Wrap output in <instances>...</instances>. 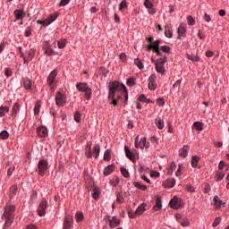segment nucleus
I'll list each match as a JSON object with an SVG mask.
<instances>
[{"instance_id": "f257e3e1", "label": "nucleus", "mask_w": 229, "mask_h": 229, "mask_svg": "<svg viewBox=\"0 0 229 229\" xmlns=\"http://www.w3.org/2000/svg\"><path fill=\"white\" fill-rule=\"evenodd\" d=\"M108 89V99L110 105L117 106V101L122 99L123 96H124L125 98V105H128V89H126L124 84H121L119 81H114L109 83Z\"/></svg>"}, {"instance_id": "f03ea898", "label": "nucleus", "mask_w": 229, "mask_h": 229, "mask_svg": "<svg viewBox=\"0 0 229 229\" xmlns=\"http://www.w3.org/2000/svg\"><path fill=\"white\" fill-rule=\"evenodd\" d=\"M160 39H157L152 45L147 46V51H154L157 56H165L163 53H166L169 55L171 53V47L169 46H161L160 47Z\"/></svg>"}, {"instance_id": "7ed1b4c3", "label": "nucleus", "mask_w": 229, "mask_h": 229, "mask_svg": "<svg viewBox=\"0 0 229 229\" xmlns=\"http://www.w3.org/2000/svg\"><path fill=\"white\" fill-rule=\"evenodd\" d=\"M15 212V206L7 204L4 208V217L5 219L4 228H9L12 226V223H13L15 216L13 213Z\"/></svg>"}, {"instance_id": "20e7f679", "label": "nucleus", "mask_w": 229, "mask_h": 229, "mask_svg": "<svg viewBox=\"0 0 229 229\" xmlns=\"http://www.w3.org/2000/svg\"><path fill=\"white\" fill-rule=\"evenodd\" d=\"M165 62H167V55H164V57L158 58L155 62V67L157 72H159V74H165Z\"/></svg>"}, {"instance_id": "39448f33", "label": "nucleus", "mask_w": 229, "mask_h": 229, "mask_svg": "<svg viewBox=\"0 0 229 229\" xmlns=\"http://www.w3.org/2000/svg\"><path fill=\"white\" fill-rule=\"evenodd\" d=\"M76 88L79 90V92H84L86 99H90L92 96V89L89 88V85L87 83L79 82L76 84Z\"/></svg>"}, {"instance_id": "423d86ee", "label": "nucleus", "mask_w": 229, "mask_h": 229, "mask_svg": "<svg viewBox=\"0 0 229 229\" xmlns=\"http://www.w3.org/2000/svg\"><path fill=\"white\" fill-rule=\"evenodd\" d=\"M91 147L90 145L86 147V152L85 156L87 158H92V156L94 155L95 158H98L99 157V151L101 150V147H99V144H97L93 148V151L90 150Z\"/></svg>"}, {"instance_id": "0eeeda50", "label": "nucleus", "mask_w": 229, "mask_h": 229, "mask_svg": "<svg viewBox=\"0 0 229 229\" xmlns=\"http://www.w3.org/2000/svg\"><path fill=\"white\" fill-rule=\"evenodd\" d=\"M38 169L39 176H44L47 169H49V164L45 159H41L38 164Z\"/></svg>"}, {"instance_id": "6e6552de", "label": "nucleus", "mask_w": 229, "mask_h": 229, "mask_svg": "<svg viewBox=\"0 0 229 229\" xmlns=\"http://www.w3.org/2000/svg\"><path fill=\"white\" fill-rule=\"evenodd\" d=\"M55 103L57 106H65V105L67 104V96L58 91L55 94Z\"/></svg>"}, {"instance_id": "1a4fd4ad", "label": "nucleus", "mask_w": 229, "mask_h": 229, "mask_svg": "<svg viewBox=\"0 0 229 229\" xmlns=\"http://www.w3.org/2000/svg\"><path fill=\"white\" fill-rule=\"evenodd\" d=\"M58 13H55L54 14H51L49 17H47L46 20H38L37 24H42V26H49L51 22H55L56 19H58Z\"/></svg>"}, {"instance_id": "9d476101", "label": "nucleus", "mask_w": 229, "mask_h": 229, "mask_svg": "<svg viewBox=\"0 0 229 229\" xmlns=\"http://www.w3.org/2000/svg\"><path fill=\"white\" fill-rule=\"evenodd\" d=\"M148 89L155 91L157 90L158 84L157 83V75L151 74L148 78Z\"/></svg>"}, {"instance_id": "9b49d317", "label": "nucleus", "mask_w": 229, "mask_h": 229, "mask_svg": "<svg viewBox=\"0 0 229 229\" xmlns=\"http://www.w3.org/2000/svg\"><path fill=\"white\" fill-rule=\"evenodd\" d=\"M182 199L178 198V197H174L171 200H170V207L171 208H174V210H178V208H181L182 207Z\"/></svg>"}, {"instance_id": "f8f14e48", "label": "nucleus", "mask_w": 229, "mask_h": 229, "mask_svg": "<svg viewBox=\"0 0 229 229\" xmlns=\"http://www.w3.org/2000/svg\"><path fill=\"white\" fill-rule=\"evenodd\" d=\"M47 208V201L43 200L38 208V214L42 217V216L46 215V209Z\"/></svg>"}, {"instance_id": "ddd939ff", "label": "nucleus", "mask_w": 229, "mask_h": 229, "mask_svg": "<svg viewBox=\"0 0 229 229\" xmlns=\"http://www.w3.org/2000/svg\"><path fill=\"white\" fill-rule=\"evenodd\" d=\"M58 75V72L54 70L50 72L47 78V83L49 87H53V83H55V80H56V76Z\"/></svg>"}, {"instance_id": "4468645a", "label": "nucleus", "mask_w": 229, "mask_h": 229, "mask_svg": "<svg viewBox=\"0 0 229 229\" xmlns=\"http://www.w3.org/2000/svg\"><path fill=\"white\" fill-rule=\"evenodd\" d=\"M72 226V216L67 215L64 221V229H71Z\"/></svg>"}, {"instance_id": "2eb2a0df", "label": "nucleus", "mask_w": 229, "mask_h": 229, "mask_svg": "<svg viewBox=\"0 0 229 229\" xmlns=\"http://www.w3.org/2000/svg\"><path fill=\"white\" fill-rule=\"evenodd\" d=\"M124 151L127 158H129V160H131V162H135V154L130 151V148L127 146L124 147Z\"/></svg>"}, {"instance_id": "dca6fc26", "label": "nucleus", "mask_w": 229, "mask_h": 229, "mask_svg": "<svg viewBox=\"0 0 229 229\" xmlns=\"http://www.w3.org/2000/svg\"><path fill=\"white\" fill-rule=\"evenodd\" d=\"M146 207H148V205L146 204H141L140 205L137 209L135 210V215L136 216H142V214H144V212H146Z\"/></svg>"}, {"instance_id": "f3484780", "label": "nucleus", "mask_w": 229, "mask_h": 229, "mask_svg": "<svg viewBox=\"0 0 229 229\" xmlns=\"http://www.w3.org/2000/svg\"><path fill=\"white\" fill-rule=\"evenodd\" d=\"M163 185L167 189H172L174 185H176V180L174 179H168L163 182Z\"/></svg>"}, {"instance_id": "a211bd4d", "label": "nucleus", "mask_w": 229, "mask_h": 229, "mask_svg": "<svg viewBox=\"0 0 229 229\" xmlns=\"http://www.w3.org/2000/svg\"><path fill=\"white\" fill-rule=\"evenodd\" d=\"M189 146L184 145L180 150L179 155L180 157H183V158H186V157L189 155Z\"/></svg>"}, {"instance_id": "6ab92c4d", "label": "nucleus", "mask_w": 229, "mask_h": 229, "mask_svg": "<svg viewBox=\"0 0 229 229\" xmlns=\"http://www.w3.org/2000/svg\"><path fill=\"white\" fill-rule=\"evenodd\" d=\"M186 33H187V27H185V24L182 23L178 28V35L179 37H185Z\"/></svg>"}, {"instance_id": "aec40b11", "label": "nucleus", "mask_w": 229, "mask_h": 229, "mask_svg": "<svg viewBox=\"0 0 229 229\" xmlns=\"http://www.w3.org/2000/svg\"><path fill=\"white\" fill-rule=\"evenodd\" d=\"M225 172L217 170L214 176L216 182H221V180L225 178Z\"/></svg>"}, {"instance_id": "412c9836", "label": "nucleus", "mask_w": 229, "mask_h": 229, "mask_svg": "<svg viewBox=\"0 0 229 229\" xmlns=\"http://www.w3.org/2000/svg\"><path fill=\"white\" fill-rule=\"evenodd\" d=\"M114 165H109L104 169V175L108 176L114 173Z\"/></svg>"}, {"instance_id": "4be33fe9", "label": "nucleus", "mask_w": 229, "mask_h": 229, "mask_svg": "<svg viewBox=\"0 0 229 229\" xmlns=\"http://www.w3.org/2000/svg\"><path fill=\"white\" fill-rule=\"evenodd\" d=\"M19 110H21V106H19V103H15L13 106V109H12L13 117H17V114H19Z\"/></svg>"}, {"instance_id": "5701e85b", "label": "nucleus", "mask_w": 229, "mask_h": 229, "mask_svg": "<svg viewBox=\"0 0 229 229\" xmlns=\"http://www.w3.org/2000/svg\"><path fill=\"white\" fill-rule=\"evenodd\" d=\"M38 137H46L47 135V128L39 127L37 130Z\"/></svg>"}, {"instance_id": "b1692460", "label": "nucleus", "mask_w": 229, "mask_h": 229, "mask_svg": "<svg viewBox=\"0 0 229 229\" xmlns=\"http://www.w3.org/2000/svg\"><path fill=\"white\" fill-rule=\"evenodd\" d=\"M23 87L27 90H31V87H32L31 80L28 78L23 79Z\"/></svg>"}, {"instance_id": "393cba45", "label": "nucleus", "mask_w": 229, "mask_h": 229, "mask_svg": "<svg viewBox=\"0 0 229 229\" xmlns=\"http://www.w3.org/2000/svg\"><path fill=\"white\" fill-rule=\"evenodd\" d=\"M121 223V221H119V219H117V217L114 216L110 222H109V226L111 228H115V226H117L119 224Z\"/></svg>"}, {"instance_id": "a878e982", "label": "nucleus", "mask_w": 229, "mask_h": 229, "mask_svg": "<svg viewBox=\"0 0 229 229\" xmlns=\"http://www.w3.org/2000/svg\"><path fill=\"white\" fill-rule=\"evenodd\" d=\"M13 13L16 21H21V19L24 17V13L21 10H15Z\"/></svg>"}, {"instance_id": "bb28decb", "label": "nucleus", "mask_w": 229, "mask_h": 229, "mask_svg": "<svg viewBox=\"0 0 229 229\" xmlns=\"http://www.w3.org/2000/svg\"><path fill=\"white\" fill-rule=\"evenodd\" d=\"M8 112H10L9 106H0V117H4Z\"/></svg>"}, {"instance_id": "cd10ccee", "label": "nucleus", "mask_w": 229, "mask_h": 229, "mask_svg": "<svg viewBox=\"0 0 229 229\" xmlns=\"http://www.w3.org/2000/svg\"><path fill=\"white\" fill-rule=\"evenodd\" d=\"M177 221L182 225V226H189V219L187 218H180V215L176 216Z\"/></svg>"}, {"instance_id": "c85d7f7f", "label": "nucleus", "mask_w": 229, "mask_h": 229, "mask_svg": "<svg viewBox=\"0 0 229 229\" xmlns=\"http://www.w3.org/2000/svg\"><path fill=\"white\" fill-rule=\"evenodd\" d=\"M214 203H215L216 208H221V205H223V200H221V199H219L218 196H215Z\"/></svg>"}, {"instance_id": "c756f323", "label": "nucleus", "mask_w": 229, "mask_h": 229, "mask_svg": "<svg viewBox=\"0 0 229 229\" xmlns=\"http://www.w3.org/2000/svg\"><path fill=\"white\" fill-rule=\"evenodd\" d=\"M154 210H160L162 208V200L160 199V197H157L156 199V205L154 206Z\"/></svg>"}, {"instance_id": "7c9ffc66", "label": "nucleus", "mask_w": 229, "mask_h": 229, "mask_svg": "<svg viewBox=\"0 0 229 229\" xmlns=\"http://www.w3.org/2000/svg\"><path fill=\"white\" fill-rule=\"evenodd\" d=\"M165 35L167 38H171L173 37V30L169 26L165 27Z\"/></svg>"}, {"instance_id": "2f4dec72", "label": "nucleus", "mask_w": 229, "mask_h": 229, "mask_svg": "<svg viewBox=\"0 0 229 229\" xmlns=\"http://www.w3.org/2000/svg\"><path fill=\"white\" fill-rule=\"evenodd\" d=\"M155 123L158 130H164V120L157 118Z\"/></svg>"}, {"instance_id": "473e14b6", "label": "nucleus", "mask_w": 229, "mask_h": 229, "mask_svg": "<svg viewBox=\"0 0 229 229\" xmlns=\"http://www.w3.org/2000/svg\"><path fill=\"white\" fill-rule=\"evenodd\" d=\"M198 162H199V157L193 156L191 157V167H198Z\"/></svg>"}, {"instance_id": "72a5a7b5", "label": "nucleus", "mask_w": 229, "mask_h": 229, "mask_svg": "<svg viewBox=\"0 0 229 229\" xmlns=\"http://www.w3.org/2000/svg\"><path fill=\"white\" fill-rule=\"evenodd\" d=\"M193 126L198 131H203V123L201 122H195Z\"/></svg>"}, {"instance_id": "f704fd0d", "label": "nucleus", "mask_w": 229, "mask_h": 229, "mask_svg": "<svg viewBox=\"0 0 229 229\" xmlns=\"http://www.w3.org/2000/svg\"><path fill=\"white\" fill-rule=\"evenodd\" d=\"M40 101H37L34 107V115H38V114H40Z\"/></svg>"}, {"instance_id": "c9c22d12", "label": "nucleus", "mask_w": 229, "mask_h": 229, "mask_svg": "<svg viewBox=\"0 0 229 229\" xmlns=\"http://www.w3.org/2000/svg\"><path fill=\"white\" fill-rule=\"evenodd\" d=\"M59 49H64L67 46V39H62L57 42Z\"/></svg>"}, {"instance_id": "e433bc0d", "label": "nucleus", "mask_w": 229, "mask_h": 229, "mask_svg": "<svg viewBox=\"0 0 229 229\" xmlns=\"http://www.w3.org/2000/svg\"><path fill=\"white\" fill-rule=\"evenodd\" d=\"M135 81H136L135 78L130 77V78L127 80V85H128V87H135V85H137V83H136Z\"/></svg>"}, {"instance_id": "4c0bfd02", "label": "nucleus", "mask_w": 229, "mask_h": 229, "mask_svg": "<svg viewBox=\"0 0 229 229\" xmlns=\"http://www.w3.org/2000/svg\"><path fill=\"white\" fill-rule=\"evenodd\" d=\"M8 137H10L8 131H2L0 132V139H2V140H6V139H8Z\"/></svg>"}, {"instance_id": "58836bf2", "label": "nucleus", "mask_w": 229, "mask_h": 229, "mask_svg": "<svg viewBox=\"0 0 229 229\" xmlns=\"http://www.w3.org/2000/svg\"><path fill=\"white\" fill-rule=\"evenodd\" d=\"M134 187H137V189H140L141 191H146V189H148V186L144 185V184H140V182H135L133 183Z\"/></svg>"}, {"instance_id": "ea45409f", "label": "nucleus", "mask_w": 229, "mask_h": 229, "mask_svg": "<svg viewBox=\"0 0 229 229\" xmlns=\"http://www.w3.org/2000/svg\"><path fill=\"white\" fill-rule=\"evenodd\" d=\"M116 201L117 203H124V197H123V192H118L116 194Z\"/></svg>"}, {"instance_id": "a19ab883", "label": "nucleus", "mask_w": 229, "mask_h": 229, "mask_svg": "<svg viewBox=\"0 0 229 229\" xmlns=\"http://www.w3.org/2000/svg\"><path fill=\"white\" fill-rule=\"evenodd\" d=\"M187 59L191 60L192 62H199V56L193 55H187Z\"/></svg>"}, {"instance_id": "79ce46f5", "label": "nucleus", "mask_w": 229, "mask_h": 229, "mask_svg": "<svg viewBox=\"0 0 229 229\" xmlns=\"http://www.w3.org/2000/svg\"><path fill=\"white\" fill-rule=\"evenodd\" d=\"M134 64L135 65H137L139 69H144V64H142V61H140V59L139 58L135 59Z\"/></svg>"}, {"instance_id": "37998d69", "label": "nucleus", "mask_w": 229, "mask_h": 229, "mask_svg": "<svg viewBox=\"0 0 229 229\" xmlns=\"http://www.w3.org/2000/svg\"><path fill=\"white\" fill-rule=\"evenodd\" d=\"M75 219H76L77 223L83 221V213H81V212L76 213Z\"/></svg>"}, {"instance_id": "c03bdc74", "label": "nucleus", "mask_w": 229, "mask_h": 229, "mask_svg": "<svg viewBox=\"0 0 229 229\" xmlns=\"http://www.w3.org/2000/svg\"><path fill=\"white\" fill-rule=\"evenodd\" d=\"M174 169H176V164L174 162H172L169 166L168 174H173Z\"/></svg>"}, {"instance_id": "a18cd8bd", "label": "nucleus", "mask_w": 229, "mask_h": 229, "mask_svg": "<svg viewBox=\"0 0 229 229\" xmlns=\"http://www.w3.org/2000/svg\"><path fill=\"white\" fill-rule=\"evenodd\" d=\"M110 185H112V187H117V185H119V178L115 177L113 180H111Z\"/></svg>"}, {"instance_id": "49530a36", "label": "nucleus", "mask_w": 229, "mask_h": 229, "mask_svg": "<svg viewBox=\"0 0 229 229\" xmlns=\"http://www.w3.org/2000/svg\"><path fill=\"white\" fill-rule=\"evenodd\" d=\"M121 173L124 178H130V172L126 168H121Z\"/></svg>"}, {"instance_id": "de8ad7c7", "label": "nucleus", "mask_w": 229, "mask_h": 229, "mask_svg": "<svg viewBox=\"0 0 229 229\" xmlns=\"http://www.w3.org/2000/svg\"><path fill=\"white\" fill-rule=\"evenodd\" d=\"M139 146L140 149H144V146H146V137H143L140 140Z\"/></svg>"}, {"instance_id": "09e8293b", "label": "nucleus", "mask_w": 229, "mask_h": 229, "mask_svg": "<svg viewBox=\"0 0 229 229\" xmlns=\"http://www.w3.org/2000/svg\"><path fill=\"white\" fill-rule=\"evenodd\" d=\"M92 196L94 199H98L99 198V190H98V188H94Z\"/></svg>"}, {"instance_id": "8fccbe9b", "label": "nucleus", "mask_w": 229, "mask_h": 229, "mask_svg": "<svg viewBox=\"0 0 229 229\" xmlns=\"http://www.w3.org/2000/svg\"><path fill=\"white\" fill-rule=\"evenodd\" d=\"M124 8H128V4L126 0H123L119 5V10H124Z\"/></svg>"}, {"instance_id": "3c124183", "label": "nucleus", "mask_w": 229, "mask_h": 229, "mask_svg": "<svg viewBox=\"0 0 229 229\" xmlns=\"http://www.w3.org/2000/svg\"><path fill=\"white\" fill-rule=\"evenodd\" d=\"M187 21H188V24L190 26H194V24H196L194 18H192V16H191V15L187 17Z\"/></svg>"}, {"instance_id": "603ef678", "label": "nucleus", "mask_w": 229, "mask_h": 229, "mask_svg": "<svg viewBox=\"0 0 229 229\" xmlns=\"http://www.w3.org/2000/svg\"><path fill=\"white\" fill-rule=\"evenodd\" d=\"M145 8H148V10L153 8V4L149 2V0H145L144 2Z\"/></svg>"}, {"instance_id": "864d4df0", "label": "nucleus", "mask_w": 229, "mask_h": 229, "mask_svg": "<svg viewBox=\"0 0 229 229\" xmlns=\"http://www.w3.org/2000/svg\"><path fill=\"white\" fill-rule=\"evenodd\" d=\"M104 160L108 162L110 160V150H106L104 153Z\"/></svg>"}, {"instance_id": "5fc2aeb1", "label": "nucleus", "mask_w": 229, "mask_h": 229, "mask_svg": "<svg viewBox=\"0 0 229 229\" xmlns=\"http://www.w3.org/2000/svg\"><path fill=\"white\" fill-rule=\"evenodd\" d=\"M186 191L188 192H195L196 189L191 184H187L186 185Z\"/></svg>"}, {"instance_id": "6e6d98bb", "label": "nucleus", "mask_w": 229, "mask_h": 229, "mask_svg": "<svg viewBox=\"0 0 229 229\" xmlns=\"http://www.w3.org/2000/svg\"><path fill=\"white\" fill-rule=\"evenodd\" d=\"M81 114H80L78 112H75L74 114V121L76 123H80L81 120Z\"/></svg>"}, {"instance_id": "4d7b16f0", "label": "nucleus", "mask_w": 229, "mask_h": 229, "mask_svg": "<svg viewBox=\"0 0 229 229\" xmlns=\"http://www.w3.org/2000/svg\"><path fill=\"white\" fill-rule=\"evenodd\" d=\"M12 74H13L12 69L6 68L4 70V75L6 76V78H10V76H12Z\"/></svg>"}, {"instance_id": "13d9d810", "label": "nucleus", "mask_w": 229, "mask_h": 229, "mask_svg": "<svg viewBox=\"0 0 229 229\" xmlns=\"http://www.w3.org/2000/svg\"><path fill=\"white\" fill-rule=\"evenodd\" d=\"M138 99L141 103H146V101L148 100V98H146V96L144 94H141V95L139 96Z\"/></svg>"}, {"instance_id": "bf43d9fd", "label": "nucleus", "mask_w": 229, "mask_h": 229, "mask_svg": "<svg viewBox=\"0 0 229 229\" xmlns=\"http://www.w3.org/2000/svg\"><path fill=\"white\" fill-rule=\"evenodd\" d=\"M220 223H221V217H216V218L215 219V221L213 222L212 226H213L214 228H216V226H217Z\"/></svg>"}, {"instance_id": "052dcab7", "label": "nucleus", "mask_w": 229, "mask_h": 229, "mask_svg": "<svg viewBox=\"0 0 229 229\" xmlns=\"http://www.w3.org/2000/svg\"><path fill=\"white\" fill-rule=\"evenodd\" d=\"M15 171V166L13 165V166H10L7 170V174L8 176H12L13 173Z\"/></svg>"}, {"instance_id": "680f3d73", "label": "nucleus", "mask_w": 229, "mask_h": 229, "mask_svg": "<svg viewBox=\"0 0 229 229\" xmlns=\"http://www.w3.org/2000/svg\"><path fill=\"white\" fill-rule=\"evenodd\" d=\"M157 103L158 106H164L165 105V101L164 100V98H157Z\"/></svg>"}, {"instance_id": "e2e57ef3", "label": "nucleus", "mask_w": 229, "mask_h": 229, "mask_svg": "<svg viewBox=\"0 0 229 229\" xmlns=\"http://www.w3.org/2000/svg\"><path fill=\"white\" fill-rule=\"evenodd\" d=\"M224 169H225V161H220L218 165V171L225 172Z\"/></svg>"}, {"instance_id": "0e129e2a", "label": "nucleus", "mask_w": 229, "mask_h": 229, "mask_svg": "<svg viewBox=\"0 0 229 229\" xmlns=\"http://www.w3.org/2000/svg\"><path fill=\"white\" fill-rule=\"evenodd\" d=\"M11 194L12 196H15V194H17V186L13 185L11 187Z\"/></svg>"}, {"instance_id": "69168bd1", "label": "nucleus", "mask_w": 229, "mask_h": 229, "mask_svg": "<svg viewBox=\"0 0 229 229\" xmlns=\"http://www.w3.org/2000/svg\"><path fill=\"white\" fill-rule=\"evenodd\" d=\"M33 56H35V50L30 49V50L29 51V56H28L29 60H32V59H33Z\"/></svg>"}, {"instance_id": "338daca9", "label": "nucleus", "mask_w": 229, "mask_h": 229, "mask_svg": "<svg viewBox=\"0 0 229 229\" xmlns=\"http://www.w3.org/2000/svg\"><path fill=\"white\" fill-rule=\"evenodd\" d=\"M53 53H54V51L50 47H47L45 50V55H47V56H51V55H53Z\"/></svg>"}, {"instance_id": "774afa93", "label": "nucleus", "mask_w": 229, "mask_h": 229, "mask_svg": "<svg viewBox=\"0 0 229 229\" xmlns=\"http://www.w3.org/2000/svg\"><path fill=\"white\" fill-rule=\"evenodd\" d=\"M31 35V28L28 27L25 30V37H30Z\"/></svg>"}]
</instances>
